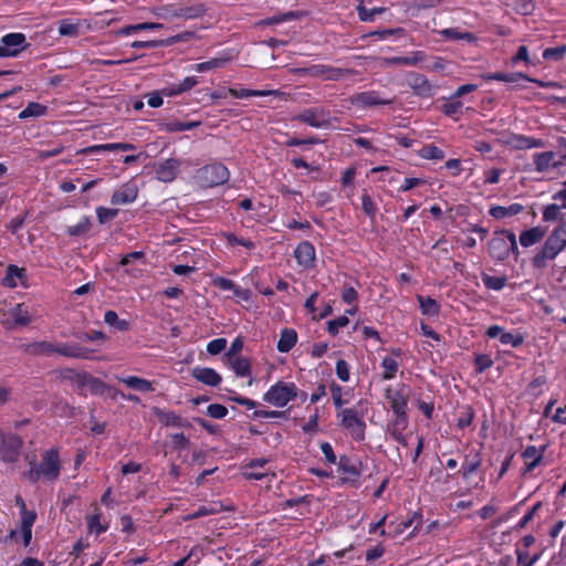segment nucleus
Returning <instances> with one entry per match:
<instances>
[{"instance_id":"obj_24","label":"nucleus","mask_w":566,"mask_h":566,"mask_svg":"<svg viewBox=\"0 0 566 566\" xmlns=\"http://www.w3.org/2000/svg\"><path fill=\"white\" fill-rule=\"evenodd\" d=\"M268 462L269 460L263 458L251 460L243 467V476L247 480H262L266 475V473L253 470H259V468H263Z\"/></svg>"},{"instance_id":"obj_44","label":"nucleus","mask_w":566,"mask_h":566,"mask_svg":"<svg viewBox=\"0 0 566 566\" xmlns=\"http://www.w3.org/2000/svg\"><path fill=\"white\" fill-rule=\"evenodd\" d=\"M441 34L449 40H467L469 42L473 41L475 36L470 32H460L458 29H444L441 31Z\"/></svg>"},{"instance_id":"obj_28","label":"nucleus","mask_w":566,"mask_h":566,"mask_svg":"<svg viewBox=\"0 0 566 566\" xmlns=\"http://www.w3.org/2000/svg\"><path fill=\"white\" fill-rule=\"evenodd\" d=\"M523 210V206L520 203H513L509 207L493 206L490 208L489 213L495 219H503L520 213Z\"/></svg>"},{"instance_id":"obj_52","label":"nucleus","mask_w":566,"mask_h":566,"mask_svg":"<svg viewBox=\"0 0 566 566\" xmlns=\"http://www.w3.org/2000/svg\"><path fill=\"white\" fill-rule=\"evenodd\" d=\"M156 415L158 416L159 420L166 426L176 427L177 424H180V417L172 411H161L159 409H156Z\"/></svg>"},{"instance_id":"obj_56","label":"nucleus","mask_w":566,"mask_h":566,"mask_svg":"<svg viewBox=\"0 0 566 566\" xmlns=\"http://www.w3.org/2000/svg\"><path fill=\"white\" fill-rule=\"evenodd\" d=\"M565 53H566V45H560V46H556V48H547L543 52V57L545 60L558 61V60L563 59Z\"/></svg>"},{"instance_id":"obj_27","label":"nucleus","mask_w":566,"mask_h":566,"mask_svg":"<svg viewBox=\"0 0 566 566\" xmlns=\"http://www.w3.org/2000/svg\"><path fill=\"white\" fill-rule=\"evenodd\" d=\"M500 142L515 150L528 149V136L513 133L504 134Z\"/></svg>"},{"instance_id":"obj_5","label":"nucleus","mask_w":566,"mask_h":566,"mask_svg":"<svg viewBox=\"0 0 566 566\" xmlns=\"http://www.w3.org/2000/svg\"><path fill=\"white\" fill-rule=\"evenodd\" d=\"M337 417L340 418V426L349 431L353 439L356 441L365 439L366 423L355 408L342 409Z\"/></svg>"},{"instance_id":"obj_41","label":"nucleus","mask_w":566,"mask_h":566,"mask_svg":"<svg viewBox=\"0 0 566 566\" xmlns=\"http://www.w3.org/2000/svg\"><path fill=\"white\" fill-rule=\"evenodd\" d=\"M408 426V417L407 413H395V419L388 426V431L390 434L401 433Z\"/></svg>"},{"instance_id":"obj_33","label":"nucleus","mask_w":566,"mask_h":566,"mask_svg":"<svg viewBox=\"0 0 566 566\" xmlns=\"http://www.w3.org/2000/svg\"><path fill=\"white\" fill-rule=\"evenodd\" d=\"M228 364L233 369L237 376H248L251 371V364L248 358L244 357H229L227 358Z\"/></svg>"},{"instance_id":"obj_36","label":"nucleus","mask_w":566,"mask_h":566,"mask_svg":"<svg viewBox=\"0 0 566 566\" xmlns=\"http://www.w3.org/2000/svg\"><path fill=\"white\" fill-rule=\"evenodd\" d=\"M163 27L164 25L161 23L143 22V23H138V24L126 25V27L122 28L120 30H118L117 33L123 34V35H129V34L136 33L138 31L156 30V29H161Z\"/></svg>"},{"instance_id":"obj_40","label":"nucleus","mask_w":566,"mask_h":566,"mask_svg":"<svg viewBox=\"0 0 566 566\" xmlns=\"http://www.w3.org/2000/svg\"><path fill=\"white\" fill-rule=\"evenodd\" d=\"M229 60L226 57H214L209 61L198 63L195 65L197 72L203 73L210 70L223 67Z\"/></svg>"},{"instance_id":"obj_31","label":"nucleus","mask_w":566,"mask_h":566,"mask_svg":"<svg viewBox=\"0 0 566 566\" xmlns=\"http://www.w3.org/2000/svg\"><path fill=\"white\" fill-rule=\"evenodd\" d=\"M223 506L221 503L214 502L209 505L200 506L198 510L193 511L192 513H189L184 517L185 521H191L196 518H200L207 515H212L220 513L222 511Z\"/></svg>"},{"instance_id":"obj_60","label":"nucleus","mask_w":566,"mask_h":566,"mask_svg":"<svg viewBox=\"0 0 566 566\" xmlns=\"http://www.w3.org/2000/svg\"><path fill=\"white\" fill-rule=\"evenodd\" d=\"M207 413L214 419H222L227 416L228 409L220 403L209 405L207 408Z\"/></svg>"},{"instance_id":"obj_17","label":"nucleus","mask_w":566,"mask_h":566,"mask_svg":"<svg viewBox=\"0 0 566 566\" xmlns=\"http://www.w3.org/2000/svg\"><path fill=\"white\" fill-rule=\"evenodd\" d=\"M178 169L179 161L175 158H169L156 168L157 179L163 182H171L176 178Z\"/></svg>"},{"instance_id":"obj_13","label":"nucleus","mask_w":566,"mask_h":566,"mask_svg":"<svg viewBox=\"0 0 566 566\" xmlns=\"http://www.w3.org/2000/svg\"><path fill=\"white\" fill-rule=\"evenodd\" d=\"M94 350L82 347L77 344L57 343L55 344V353L71 358L88 359Z\"/></svg>"},{"instance_id":"obj_25","label":"nucleus","mask_w":566,"mask_h":566,"mask_svg":"<svg viewBox=\"0 0 566 566\" xmlns=\"http://www.w3.org/2000/svg\"><path fill=\"white\" fill-rule=\"evenodd\" d=\"M546 447H542L541 449H537L534 446H528L522 453V457L527 460L526 463V470L532 471L534 470L541 462Z\"/></svg>"},{"instance_id":"obj_50","label":"nucleus","mask_w":566,"mask_h":566,"mask_svg":"<svg viewBox=\"0 0 566 566\" xmlns=\"http://www.w3.org/2000/svg\"><path fill=\"white\" fill-rule=\"evenodd\" d=\"M481 465L480 454L476 453L471 460L467 459L462 464V475L464 479L474 473Z\"/></svg>"},{"instance_id":"obj_19","label":"nucleus","mask_w":566,"mask_h":566,"mask_svg":"<svg viewBox=\"0 0 566 566\" xmlns=\"http://www.w3.org/2000/svg\"><path fill=\"white\" fill-rule=\"evenodd\" d=\"M192 376L207 386L216 387L221 382V376L214 369L208 367L193 368Z\"/></svg>"},{"instance_id":"obj_9","label":"nucleus","mask_w":566,"mask_h":566,"mask_svg":"<svg viewBox=\"0 0 566 566\" xmlns=\"http://www.w3.org/2000/svg\"><path fill=\"white\" fill-rule=\"evenodd\" d=\"M15 504L20 507L21 514V534L23 538V545L27 547L30 545L32 539V526L36 520V512L28 511L25 506V502L20 495L15 496Z\"/></svg>"},{"instance_id":"obj_4","label":"nucleus","mask_w":566,"mask_h":566,"mask_svg":"<svg viewBox=\"0 0 566 566\" xmlns=\"http://www.w3.org/2000/svg\"><path fill=\"white\" fill-rule=\"evenodd\" d=\"M229 177L230 174L228 168L220 163L206 165L205 167L198 169L196 175L198 182L203 187H216L223 185L229 180Z\"/></svg>"},{"instance_id":"obj_16","label":"nucleus","mask_w":566,"mask_h":566,"mask_svg":"<svg viewBox=\"0 0 566 566\" xmlns=\"http://www.w3.org/2000/svg\"><path fill=\"white\" fill-rule=\"evenodd\" d=\"M138 188L134 184H125L114 191L111 198L113 205H127L136 200Z\"/></svg>"},{"instance_id":"obj_34","label":"nucleus","mask_w":566,"mask_h":566,"mask_svg":"<svg viewBox=\"0 0 566 566\" xmlns=\"http://www.w3.org/2000/svg\"><path fill=\"white\" fill-rule=\"evenodd\" d=\"M127 387L137 390V391H153V384L144 378H139L136 376H128L119 379Z\"/></svg>"},{"instance_id":"obj_10","label":"nucleus","mask_w":566,"mask_h":566,"mask_svg":"<svg viewBox=\"0 0 566 566\" xmlns=\"http://www.w3.org/2000/svg\"><path fill=\"white\" fill-rule=\"evenodd\" d=\"M295 119L311 127L322 128L329 125V112L322 107L306 108L302 111Z\"/></svg>"},{"instance_id":"obj_53","label":"nucleus","mask_w":566,"mask_h":566,"mask_svg":"<svg viewBox=\"0 0 566 566\" xmlns=\"http://www.w3.org/2000/svg\"><path fill=\"white\" fill-rule=\"evenodd\" d=\"M423 60V54L421 52L413 53L412 56H397L390 60L394 64L401 65H416Z\"/></svg>"},{"instance_id":"obj_29","label":"nucleus","mask_w":566,"mask_h":566,"mask_svg":"<svg viewBox=\"0 0 566 566\" xmlns=\"http://www.w3.org/2000/svg\"><path fill=\"white\" fill-rule=\"evenodd\" d=\"M25 279V270L19 268L17 265L10 264L7 268L6 276L3 277V285L9 287H15L18 285V280L22 281Z\"/></svg>"},{"instance_id":"obj_61","label":"nucleus","mask_w":566,"mask_h":566,"mask_svg":"<svg viewBox=\"0 0 566 566\" xmlns=\"http://www.w3.org/2000/svg\"><path fill=\"white\" fill-rule=\"evenodd\" d=\"M227 346V339L226 338H216L208 343L207 345V352L210 355H218L220 354Z\"/></svg>"},{"instance_id":"obj_43","label":"nucleus","mask_w":566,"mask_h":566,"mask_svg":"<svg viewBox=\"0 0 566 566\" xmlns=\"http://www.w3.org/2000/svg\"><path fill=\"white\" fill-rule=\"evenodd\" d=\"M482 281L489 290L500 291L505 286L506 277L483 274Z\"/></svg>"},{"instance_id":"obj_54","label":"nucleus","mask_w":566,"mask_h":566,"mask_svg":"<svg viewBox=\"0 0 566 566\" xmlns=\"http://www.w3.org/2000/svg\"><path fill=\"white\" fill-rule=\"evenodd\" d=\"M500 342L503 345H511L512 347H518L523 344L524 337L521 334H513V333L504 332L501 335Z\"/></svg>"},{"instance_id":"obj_7","label":"nucleus","mask_w":566,"mask_h":566,"mask_svg":"<svg viewBox=\"0 0 566 566\" xmlns=\"http://www.w3.org/2000/svg\"><path fill=\"white\" fill-rule=\"evenodd\" d=\"M338 470L347 474V476L342 479L343 483L357 486L360 475L366 471V464L357 458L342 455L338 461Z\"/></svg>"},{"instance_id":"obj_35","label":"nucleus","mask_w":566,"mask_h":566,"mask_svg":"<svg viewBox=\"0 0 566 566\" xmlns=\"http://www.w3.org/2000/svg\"><path fill=\"white\" fill-rule=\"evenodd\" d=\"M387 398L394 413H405L407 408V399L400 391L387 390Z\"/></svg>"},{"instance_id":"obj_37","label":"nucleus","mask_w":566,"mask_h":566,"mask_svg":"<svg viewBox=\"0 0 566 566\" xmlns=\"http://www.w3.org/2000/svg\"><path fill=\"white\" fill-rule=\"evenodd\" d=\"M104 322L119 332H125L129 328V323L125 319H120L117 313L112 310L105 313Z\"/></svg>"},{"instance_id":"obj_26","label":"nucleus","mask_w":566,"mask_h":566,"mask_svg":"<svg viewBox=\"0 0 566 566\" xmlns=\"http://www.w3.org/2000/svg\"><path fill=\"white\" fill-rule=\"evenodd\" d=\"M482 78L485 81H502L505 83H517L521 80L527 78V75L521 72H513V73H503V72H495V73H486L482 75Z\"/></svg>"},{"instance_id":"obj_39","label":"nucleus","mask_w":566,"mask_h":566,"mask_svg":"<svg viewBox=\"0 0 566 566\" xmlns=\"http://www.w3.org/2000/svg\"><path fill=\"white\" fill-rule=\"evenodd\" d=\"M48 107L36 102H31L28 106L19 114V118L25 119L29 117H39L46 113Z\"/></svg>"},{"instance_id":"obj_6","label":"nucleus","mask_w":566,"mask_h":566,"mask_svg":"<svg viewBox=\"0 0 566 566\" xmlns=\"http://www.w3.org/2000/svg\"><path fill=\"white\" fill-rule=\"evenodd\" d=\"M565 248L566 244L551 233L544 247L534 255L532 260L533 266L535 269H545L547 261L554 260Z\"/></svg>"},{"instance_id":"obj_47","label":"nucleus","mask_w":566,"mask_h":566,"mask_svg":"<svg viewBox=\"0 0 566 566\" xmlns=\"http://www.w3.org/2000/svg\"><path fill=\"white\" fill-rule=\"evenodd\" d=\"M361 209L371 221L375 220L377 207L368 193L361 196Z\"/></svg>"},{"instance_id":"obj_11","label":"nucleus","mask_w":566,"mask_h":566,"mask_svg":"<svg viewBox=\"0 0 566 566\" xmlns=\"http://www.w3.org/2000/svg\"><path fill=\"white\" fill-rule=\"evenodd\" d=\"M353 105L358 107H371L378 105H390L394 103L391 98H381L376 91L361 92L350 98Z\"/></svg>"},{"instance_id":"obj_12","label":"nucleus","mask_w":566,"mask_h":566,"mask_svg":"<svg viewBox=\"0 0 566 566\" xmlns=\"http://www.w3.org/2000/svg\"><path fill=\"white\" fill-rule=\"evenodd\" d=\"M407 83L413 91V94L420 97H431L433 95V86L428 78L418 73H410L407 76Z\"/></svg>"},{"instance_id":"obj_30","label":"nucleus","mask_w":566,"mask_h":566,"mask_svg":"<svg viewBox=\"0 0 566 566\" xmlns=\"http://www.w3.org/2000/svg\"><path fill=\"white\" fill-rule=\"evenodd\" d=\"M10 316L18 326H27L31 323V315L24 304H17L10 310Z\"/></svg>"},{"instance_id":"obj_15","label":"nucleus","mask_w":566,"mask_h":566,"mask_svg":"<svg viewBox=\"0 0 566 566\" xmlns=\"http://www.w3.org/2000/svg\"><path fill=\"white\" fill-rule=\"evenodd\" d=\"M294 258L300 265L306 269L312 268L315 260V249L313 244L308 241L301 242L294 251Z\"/></svg>"},{"instance_id":"obj_58","label":"nucleus","mask_w":566,"mask_h":566,"mask_svg":"<svg viewBox=\"0 0 566 566\" xmlns=\"http://www.w3.org/2000/svg\"><path fill=\"white\" fill-rule=\"evenodd\" d=\"M78 32V25L71 23L69 20H62L59 22V33L61 35L73 36Z\"/></svg>"},{"instance_id":"obj_1","label":"nucleus","mask_w":566,"mask_h":566,"mask_svg":"<svg viewBox=\"0 0 566 566\" xmlns=\"http://www.w3.org/2000/svg\"><path fill=\"white\" fill-rule=\"evenodd\" d=\"M30 469L24 473L25 478L32 483L43 479L44 481H55L61 473V460L56 449H49L42 454L41 462L38 463L35 455H27Z\"/></svg>"},{"instance_id":"obj_2","label":"nucleus","mask_w":566,"mask_h":566,"mask_svg":"<svg viewBox=\"0 0 566 566\" xmlns=\"http://www.w3.org/2000/svg\"><path fill=\"white\" fill-rule=\"evenodd\" d=\"M489 253L496 261H505L510 253L517 255V243L515 234L510 230H499L493 233L488 243Z\"/></svg>"},{"instance_id":"obj_51","label":"nucleus","mask_w":566,"mask_h":566,"mask_svg":"<svg viewBox=\"0 0 566 566\" xmlns=\"http://www.w3.org/2000/svg\"><path fill=\"white\" fill-rule=\"evenodd\" d=\"M381 366L385 369L382 378L387 380L392 379L398 370V363L394 358L385 357Z\"/></svg>"},{"instance_id":"obj_8","label":"nucleus","mask_w":566,"mask_h":566,"mask_svg":"<svg viewBox=\"0 0 566 566\" xmlns=\"http://www.w3.org/2000/svg\"><path fill=\"white\" fill-rule=\"evenodd\" d=\"M23 441L17 434H2L0 437V458L2 461L13 463L18 461Z\"/></svg>"},{"instance_id":"obj_21","label":"nucleus","mask_w":566,"mask_h":566,"mask_svg":"<svg viewBox=\"0 0 566 566\" xmlns=\"http://www.w3.org/2000/svg\"><path fill=\"white\" fill-rule=\"evenodd\" d=\"M206 7L203 3H196L192 6H185L171 12L175 18L184 19H198L206 14Z\"/></svg>"},{"instance_id":"obj_59","label":"nucleus","mask_w":566,"mask_h":566,"mask_svg":"<svg viewBox=\"0 0 566 566\" xmlns=\"http://www.w3.org/2000/svg\"><path fill=\"white\" fill-rule=\"evenodd\" d=\"M474 365L478 373H483L492 367L493 360L489 355L481 354L475 357Z\"/></svg>"},{"instance_id":"obj_63","label":"nucleus","mask_w":566,"mask_h":566,"mask_svg":"<svg viewBox=\"0 0 566 566\" xmlns=\"http://www.w3.org/2000/svg\"><path fill=\"white\" fill-rule=\"evenodd\" d=\"M88 230H90V220H88V218H84L77 224L69 227L67 233L70 235H80L82 233L87 232Z\"/></svg>"},{"instance_id":"obj_57","label":"nucleus","mask_w":566,"mask_h":566,"mask_svg":"<svg viewBox=\"0 0 566 566\" xmlns=\"http://www.w3.org/2000/svg\"><path fill=\"white\" fill-rule=\"evenodd\" d=\"M349 319L346 315H342L333 321L328 322L327 331L331 335H336L339 331V328L345 327L348 325Z\"/></svg>"},{"instance_id":"obj_32","label":"nucleus","mask_w":566,"mask_h":566,"mask_svg":"<svg viewBox=\"0 0 566 566\" xmlns=\"http://www.w3.org/2000/svg\"><path fill=\"white\" fill-rule=\"evenodd\" d=\"M543 237H544V231L538 227H534V228L525 230L521 233L520 243L523 247L528 248V247H532L535 243L539 242Z\"/></svg>"},{"instance_id":"obj_14","label":"nucleus","mask_w":566,"mask_h":566,"mask_svg":"<svg viewBox=\"0 0 566 566\" xmlns=\"http://www.w3.org/2000/svg\"><path fill=\"white\" fill-rule=\"evenodd\" d=\"M555 157L556 155L554 151L536 153L533 156L535 170L539 174H544L547 172L551 168L562 167V163H557Z\"/></svg>"},{"instance_id":"obj_18","label":"nucleus","mask_w":566,"mask_h":566,"mask_svg":"<svg viewBox=\"0 0 566 566\" xmlns=\"http://www.w3.org/2000/svg\"><path fill=\"white\" fill-rule=\"evenodd\" d=\"M135 145L129 143H114V144H103V145H94L86 148H83L77 151V154H84V155H93V154H99L103 151H111V150H134Z\"/></svg>"},{"instance_id":"obj_48","label":"nucleus","mask_w":566,"mask_h":566,"mask_svg":"<svg viewBox=\"0 0 566 566\" xmlns=\"http://www.w3.org/2000/svg\"><path fill=\"white\" fill-rule=\"evenodd\" d=\"M358 17L361 21H374L376 14H381L386 11L382 7H377L373 9H367L364 6H358L357 8Z\"/></svg>"},{"instance_id":"obj_38","label":"nucleus","mask_w":566,"mask_h":566,"mask_svg":"<svg viewBox=\"0 0 566 566\" xmlns=\"http://www.w3.org/2000/svg\"><path fill=\"white\" fill-rule=\"evenodd\" d=\"M418 302L420 304L422 314L429 315V316H434V315L439 314L440 305L438 304V302L436 300H433L431 297H426V296L419 295Z\"/></svg>"},{"instance_id":"obj_42","label":"nucleus","mask_w":566,"mask_h":566,"mask_svg":"<svg viewBox=\"0 0 566 566\" xmlns=\"http://www.w3.org/2000/svg\"><path fill=\"white\" fill-rule=\"evenodd\" d=\"M200 125V122H179L172 120L166 124V129L170 133L190 130Z\"/></svg>"},{"instance_id":"obj_49","label":"nucleus","mask_w":566,"mask_h":566,"mask_svg":"<svg viewBox=\"0 0 566 566\" xmlns=\"http://www.w3.org/2000/svg\"><path fill=\"white\" fill-rule=\"evenodd\" d=\"M563 208L560 206H558L557 203H552V205H548L544 208V211H543V220L544 221H556V220H560L562 221V213H560V210Z\"/></svg>"},{"instance_id":"obj_20","label":"nucleus","mask_w":566,"mask_h":566,"mask_svg":"<svg viewBox=\"0 0 566 566\" xmlns=\"http://www.w3.org/2000/svg\"><path fill=\"white\" fill-rule=\"evenodd\" d=\"M1 44L17 56L27 46L25 35L19 32L6 34L1 39Z\"/></svg>"},{"instance_id":"obj_45","label":"nucleus","mask_w":566,"mask_h":566,"mask_svg":"<svg viewBox=\"0 0 566 566\" xmlns=\"http://www.w3.org/2000/svg\"><path fill=\"white\" fill-rule=\"evenodd\" d=\"M419 155H420V157L426 158V159L439 160V159L444 158L443 150L432 144L422 147V149L419 150Z\"/></svg>"},{"instance_id":"obj_22","label":"nucleus","mask_w":566,"mask_h":566,"mask_svg":"<svg viewBox=\"0 0 566 566\" xmlns=\"http://www.w3.org/2000/svg\"><path fill=\"white\" fill-rule=\"evenodd\" d=\"M23 350L28 355L51 356L52 354L55 353V344L46 342V340L34 342V343L24 345Z\"/></svg>"},{"instance_id":"obj_64","label":"nucleus","mask_w":566,"mask_h":566,"mask_svg":"<svg viewBox=\"0 0 566 566\" xmlns=\"http://www.w3.org/2000/svg\"><path fill=\"white\" fill-rule=\"evenodd\" d=\"M516 555H517V563L520 566H533L539 558L538 554H536L530 558L527 552L520 551V549L516 551Z\"/></svg>"},{"instance_id":"obj_23","label":"nucleus","mask_w":566,"mask_h":566,"mask_svg":"<svg viewBox=\"0 0 566 566\" xmlns=\"http://www.w3.org/2000/svg\"><path fill=\"white\" fill-rule=\"evenodd\" d=\"M297 342V333L293 328H283L276 348L280 353H289Z\"/></svg>"},{"instance_id":"obj_62","label":"nucleus","mask_w":566,"mask_h":566,"mask_svg":"<svg viewBox=\"0 0 566 566\" xmlns=\"http://www.w3.org/2000/svg\"><path fill=\"white\" fill-rule=\"evenodd\" d=\"M195 38V32L192 31H185L179 34H176L174 36H170L167 40H164V45H171L179 42H187Z\"/></svg>"},{"instance_id":"obj_55","label":"nucleus","mask_w":566,"mask_h":566,"mask_svg":"<svg viewBox=\"0 0 566 566\" xmlns=\"http://www.w3.org/2000/svg\"><path fill=\"white\" fill-rule=\"evenodd\" d=\"M96 214H97L98 222L104 224V223H107L108 221L113 220L118 214V210L98 207L96 209Z\"/></svg>"},{"instance_id":"obj_3","label":"nucleus","mask_w":566,"mask_h":566,"mask_svg":"<svg viewBox=\"0 0 566 566\" xmlns=\"http://www.w3.org/2000/svg\"><path fill=\"white\" fill-rule=\"evenodd\" d=\"M296 397L298 389L295 384L279 381L264 394L263 400L275 407H284Z\"/></svg>"},{"instance_id":"obj_46","label":"nucleus","mask_w":566,"mask_h":566,"mask_svg":"<svg viewBox=\"0 0 566 566\" xmlns=\"http://www.w3.org/2000/svg\"><path fill=\"white\" fill-rule=\"evenodd\" d=\"M271 92L268 91H254V90H248V88H229V94L232 97L235 98H247L251 96H265L269 95Z\"/></svg>"}]
</instances>
